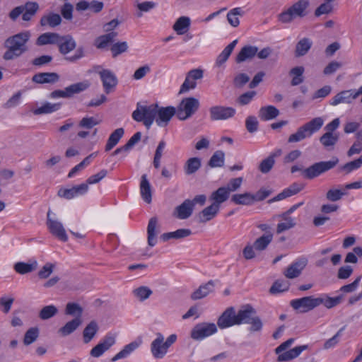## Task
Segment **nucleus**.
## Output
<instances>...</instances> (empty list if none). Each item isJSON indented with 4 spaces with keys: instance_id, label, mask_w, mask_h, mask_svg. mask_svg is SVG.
<instances>
[{
    "instance_id": "43",
    "label": "nucleus",
    "mask_w": 362,
    "mask_h": 362,
    "mask_svg": "<svg viewBox=\"0 0 362 362\" xmlns=\"http://www.w3.org/2000/svg\"><path fill=\"white\" fill-rule=\"evenodd\" d=\"M99 329L97 322L94 320L90 322L83 332V341L85 344L89 343L95 336Z\"/></svg>"
},
{
    "instance_id": "32",
    "label": "nucleus",
    "mask_w": 362,
    "mask_h": 362,
    "mask_svg": "<svg viewBox=\"0 0 362 362\" xmlns=\"http://www.w3.org/2000/svg\"><path fill=\"white\" fill-rule=\"evenodd\" d=\"M163 341V336L159 333L157 334V337L151 342V351L156 359L163 358L166 354L162 346Z\"/></svg>"
},
{
    "instance_id": "62",
    "label": "nucleus",
    "mask_w": 362,
    "mask_h": 362,
    "mask_svg": "<svg viewBox=\"0 0 362 362\" xmlns=\"http://www.w3.org/2000/svg\"><path fill=\"white\" fill-rule=\"evenodd\" d=\"M362 165V155L357 159L350 161L341 167V169L345 170L346 173L358 169Z\"/></svg>"
},
{
    "instance_id": "11",
    "label": "nucleus",
    "mask_w": 362,
    "mask_h": 362,
    "mask_svg": "<svg viewBox=\"0 0 362 362\" xmlns=\"http://www.w3.org/2000/svg\"><path fill=\"white\" fill-rule=\"evenodd\" d=\"M89 86L90 84L88 81L76 83L65 88L64 90H56L52 91L49 94V98H71L74 94L79 93L86 90Z\"/></svg>"
},
{
    "instance_id": "61",
    "label": "nucleus",
    "mask_w": 362,
    "mask_h": 362,
    "mask_svg": "<svg viewBox=\"0 0 362 362\" xmlns=\"http://www.w3.org/2000/svg\"><path fill=\"white\" fill-rule=\"evenodd\" d=\"M358 257L362 256V247H355L353 249V252L347 253L345 257V262L346 263H353L356 264L358 262Z\"/></svg>"
},
{
    "instance_id": "31",
    "label": "nucleus",
    "mask_w": 362,
    "mask_h": 362,
    "mask_svg": "<svg viewBox=\"0 0 362 362\" xmlns=\"http://www.w3.org/2000/svg\"><path fill=\"white\" fill-rule=\"evenodd\" d=\"M83 320L79 317H74L67 322L63 327L59 329L58 333L62 337H66L76 331L82 324Z\"/></svg>"
},
{
    "instance_id": "27",
    "label": "nucleus",
    "mask_w": 362,
    "mask_h": 362,
    "mask_svg": "<svg viewBox=\"0 0 362 362\" xmlns=\"http://www.w3.org/2000/svg\"><path fill=\"white\" fill-rule=\"evenodd\" d=\"M22 7V20L26 22L30 21L40 10L38 3L35 1H27Z\"/></svg>"
},
{
    "instance_id": "4",
    "label": "nucleus",
    "mask_w": 362,
    "mask_h": 362,
    "mask_svg": "<svg viewBox=\"0 0 362 362\" xmlns=\"http://www.w3.org/2000/svg\"><path fill=\"white\" fill-rule=\"evenodd\" d=\"M310 6L308 0H298L293 4L287 10L279 15V20L283 23L292 22L295 18H303L308 14L307 9Z\"/></svg>"
},
{
    "instance_id": "28",
    "label": "nucleus",
    "mask_w": 362,
    "mask_h": 362,
    "mask_svg": "<svg viewBox=\"0 0 362 362\" xmlns=\"http://www.w3.org/2000/svg\"><path fill=\"white\" fill-rule=\"evenodd\" d=\"M59 80V76L54 72H42L35 74L32 81L36 83H54Z\"/></svg>"
},
{
    "instance_id": "51",
    "label": "nucleus",
    "mask_w": 362,
    "mask_h": 362,
    "mask_svg": "<svg viewBox=\"0 0 362 362\" xmlns=\"http://www.w3.org/2000/svg\"><path fill=\"white\" fill-rule=\"evenodd\" d=\"M82 307L76 303H68L65 308V314L74 317L82 319L83 314Z\"/></svg>"
},
{
    "instance_id": "23",
    "label": "nucleus",
    "mask_w": 362,
    "mask_h": 362,
    "mask_svg": "<svg viewBox=\"0 0 362 362\" xmlns=\"http://www.w3.org/2000/svg\"><path fill=\"white\" fill-rule=\"evenodd\" d=\"M219 211V206L212 203L210 206L204 208L198 214L197 218L199 223H205L210 221L217 216Z\"/></svg>"
},
{
    "instance_id": "29",
    "label": "nucleus",
    "mask_w": 362,
    "mask_h": 362,
    "mask_svg": "<svg viewBox=\"0 0 362 362\" xmlns=\"http://www.w3.org/2000/svg\"><path fill=\"white\" fill-rule=\"evenodd\" d=\"M258 47L252 45L244 46L235 57L236 63H242L247 59H252L257 53Z\"/></svg>"
},
{
    "instance_id": "13",
    "label": "nucleus",
    "mask_w": 362,
    "mask_h": 362,
    "mask_svg": "<svg viewBox=\"0 0 362 362\" xmlns=\"http://www.w3.org/2000/svg\"><path fill=\"white\" fill-rule=\"evenodd\" d=\"M51 211L49 210L47 214V226L49 232L59 240L66 242L68 236L61 222L50 217Z\"/></svg>"
},
{
    "instance_id": "8",
    "label": "nucleus",
    "mask_w": 362,
    "mask_h": 362,
    "mask_svg": "<svg viewBox=\"0 0 362 362\" xmlns=\"http://www.w3.org/2000/svg\"><path fill=\"white\" fill-rule=\"evenodd\" d=\"M199 101L193 97L185 98L176 108V116L180 120L191 117L199 109Z\"/></svg>"
},
{
    "instance_id": "54",
    "label": "nucleus",
    "mask_w": 362,
    "mask_h": 362,
    "mask_svg": "<svg viewBox=\"0 0 362 362\" xmlns=\"http://www.w3.org/2000/svg\"><path fill=\"white\" fill-rule=\"evenodd\" d=\"M304 68L303 66H296L291 69L290 74L293 76L291 80L292 86H298L303 81Z\"/></svg>"
},
{
    "instance_id": "26",
    "label": "nucleus",
    "mask_w": 362,
    "mask_h": 362,
    "mask_svg": "<svg viewBox=\"0 0 362 362\" xmlns=\"http://www.w3.org/2000/svg\"><path fill=\"white\" fill-rule=\"evenodd\" d=\"M61 35L57 33L47 32L41 34L36 40V45L44 46L47 45H58L61 38Z\"/></svg>"
},
{
    "instance_id": "20",
    "label": "nucleus",
    "mask_w": 362,
    "mask_h": 362,
    "mask_svg": "<svg viewBox=\"0 0 362 362\" xmlns=\"http://www.w3.org/2000/svg\"><path fill=\"white\" fill-rule=\"evenodd\" d=\"M159 233V225L157 217L150 218L147 226V242L150 247L157 243V235Z\"/></svg>"
},
{
    "instance_id": "18",
    "label": "nucleus",
    "mask_w": 362,
    "mask_h": 362,
    "mask_svg": "<svg viewBox=\"0 0 362 362\" xmlns=\"http://www.w3.org/2000/svg\"><path fill=\"white\" fill-rule=\"evenodd\" d=\"M308 259L305 257H301L293 262L284 272L285 276L288 279H294L299 276L306 267Z\"/></svg>"
},
{
    "instance_id": "55",
    "label": "nucleus",
    "mask_w": 362,
    "mask_h": 362,
    "mask_svg": "<svg viewBox=\"0 0 362 362\" xmlns=\"http://www.w3.org/2000/svg\"><path fill=\"white\" fill-rule=\"evenodd\" d=\"M58 313L57 308L54 305H49L43 307L39 313V317L41 320H48L54 315H56Z\"/></svg>"
},
{
    "instance_id": "7",
    "label": "nucleus",
    "mask_w": 362,
    "mask_h": 362,
    "mask_svg": "<svg viewBox=\"0 0 362 362\" xmlns=\"http://www.w3.org/2000/svg\"><path fill=\"white\" fill-rule=\"evenodd\" d=\"M338 163L339 159L337 157H333L332 160L328 161L315 163L302 170V176L305 179L313 180L334 168Z\"/></svg>"
},
{
    "instance_id": "35",
    "label": "nucleus",
    "mask_w": 362,
    "mask_h": 362,
    "mask_svg": "<svg viewBox=\"0 0 362 362\" xmlns=\"http://www.w3.org/2000/svg\"><path fill=\"white\" fill-rule=\"evenodd\" d=\"M117 32H110L98 37L95 40V45L98 49H105L112 43L117 37Z\"/></svg>"
},
{
    "instance_id": "52",
    "label": "nucleus",
    "mask_w": 362,
    "mask_h": 362,
    "mask_svg": "<svg viewBox=\"0 0 362 362\" xmlns=\"http://www.w3.org/2000/svg\"><path fill=\"white\" fill-rule=\"evenodd\" d=\"M37 267V262L34 261L31 264L24 263V262H17L14 265V269L16 272L21 274H25L29 272H31L36 269Z\"/></svg>"
},
{
    "instance_id": "58",
    "label": "nucleus",
    "mask_w": 362,
    "mask_h": 362,
    "mask_svg": "<svg viewBox=\"0 0 362 362\" xmlns=\"http://www.w3.org/2000/svg\"><path fill=\"white\" fill-rule=\"evenodd\" d=\"M347 192L337 189H330L326 193V198L330 202H337L340 200Z\"/></svg>"
},
{
    "instance_id": "46",
    "label": "nucleus",
    "mask_w": 362,
    "mask_h": 362,
    "mask_svg": "<svg viewBox=\"0 0 362 362\" xmlns=\"http://www.w3.org/2000/svg\"><path fill=\"white\" fill-rule=\"evenodd\" d=\"M201 165L202 161L199 158H190L186 161L184 165L185 173L187 175L194 174L201 168Z\"/></svg>"
},
{
    "instance_id": "38",
    "label": "nucleus",
    "mask_w": 362,
    "mask_h": 362,
    "mask_svg": "<svg viewBox=\"0 0 362 362\" xmlns=\"http://www.w3.org/2000/svg\"><path fill=\"white\" fill-rule=\"evenodd\" d=\"M278 217L281 218V222L277 224L276 233L280 234L286 230H288L293 228L296 226V221L291 216H286L284 214L278 215Z\"/></svg>"
},
{
    "instance_id": "42",
    "label": "nucleus",
    "mask_w": 362,
    "mask_h": 362,
    "mask_svg": "<svg viewBox=\"0 0 362 362\" xmlns=\"http://www.w3.org/2000/svg\"><path fill=\"white\" fill-rule=\"evenodd\" d=\"M190 26V19L187 16H181L175 21L173 28L177 35L185 34Z\"/></svg>"
},
{
    "instance_id": "59",
    "label": "nucleus",
    "mask_w": 362,
    "mask_h": 362,
    "mask_svg": "<svg viewBox=\"0 0 362 362\" xmlns=\"http://www.w3.org/2000/svg\"><path fill=\"white\" fill-rule=\"evenodd\" d=\"M128 49V45L127 42H119L113 44L110 48L113 57H116Z\"/></svg>"
},
{
    "instance_id": "33",
    "label": "nucleus",
    "mask_w": 362,
    "mask_h": 362,
    "mask_svg": "<svg viewBox=\"0 0 362 362\" xmlns=\"http://www.w3.org/2000/svg\"><path fill=\"white\" fill-rule=\"evenodd\" d=\"M230 194L228 190L225 187L218 188L216 191L213 192L209 197L213 204L221 208V204L225 202L229 198Z\"/></svg>"
},
{
    "instance_id": "44",
    "label": "nucleus",
    "mask_w": 362,
    "mask_h": 362,
    "mask_svg": "<svg viewBox=\"0 0 362 362\" xmlns=\"http://www.w3.org/2000/svg\"><path fill=\"white\" fill-rule=\"evenodd\" d=\"M124 134L123 128L115 129L109 136L105 145V151H109L113 148L119 141Z\"/></svg>"
},
{
    "instance_id": "17",
    "label": "nucleus",
    "mask_w": 362,
    "mask_h": 362,
    "mask_svg": "<svg viewBox=\"0 0 362 362\" xmlns=\"http://www.w3.org/2000/svg\"><path fill=\"white\" fill-rule=\"evenodd\" d=\"M236 313L233 307H229L220 315L217 320V325L221 329H225L233 325L236 323Z\"/></svg>"
},
{
    "instance_id": "56",
    "label": "nucleus",
    "mask_w": 362,
    "mask_h": 362,
    "mask_svg": "<svg viewBox=\"0 0 362 362\" xmlns=\"http://www.w3.org/2000/svg\"><path fill=\"white\" fill-rule=\"evenodd\" d=\"M152 291L147 286H140L133 291V293L140 301H144L152 294Z\"/></svg>"
},
{
    "instance_id": "48",
    "label": "nucleus",
    "mask_w": 362,
    "mask_h": 362,
    "mask_svg": "<svg viewBox=\"0 0 362 362\" xmlns=\"http://www.w3.org/2000/svg\"><path fill=\"white\" fill-rule=\"evenodd\" d=\"M273 239V234L268 233L257 238L253 243V247L256 250L262 251L265 250Z\"/></svg>"
},
{
    "instance_id": "19",
    "label": "nucleus",
    "mask_w": 362,
    "mask_h": 362,
    "mask_svg": "<svg viewBox=\"0 0 362 362\" xmlns=\"http://www.w3.org/2000/svg\"><path fill=\"white\" fill-rule=\"evenodd\" d=\"M193 202L185 199L180 205L176 206L173 211V216L184 220L188 218L193 213Z\"/></svg>"
},
{
    "instance_id": "40",
    "label": "nucleus",
    "mask_w": 362,
    "mask_h": 362,
    "mask_svg": "<svg viewBox=\"0 0 362 362\" xmlns=\"http://www.w3.org/2000/svg\"><path fill=\"white\" fill-rule=\"evenodd\" d=\"M312 45V40L308 37L300 40L296 45L295 56L300 57L305 55L311 48Z\"/></svg>"
},
{
    "instance_id": "3",
    "label": "nucleus",
    "mask_w": 362,
    "mask_h": 362,
    "mask_svg": "<svg viewBox=\"0 0 362 362\" xmlns=\"http://www.w3.org/2000/svg\"><path fill=\"white\" fill-rule=\"evenodd\" d=\"M324 120L322 117H315L308 122L298 128L296 133L292 134L288 139V143L299 142L306 138L310 137L314 133L318 132L323 126Z\"/></svg>"
},
{
    "instance_id": "5",
    "label": "nucleus",
    "mask_w": 362,
    "mask_h": 362,
    "mask_svg": "<svg viewBox=\"0 0 362 362\" xmlns=\"http://www.w3.org/2000/svg\"><path fill=\"white\" fill-rule=\"evenodd\" d=\"M158 105H142L140 103L136 105V109L132 112V118L136 122H142L147 129H149L156 118Z\"/></svg>"
},
{
    "instance_id": "47",
    "label": "nucleus",
    "mask_w": 362,
    "mask_h": 362,
    "mask_svg": "<svg viewBox=\"0 0 362 362\" xmlns=\"http://www.w3.org/2000/svg\"><path fill=\"white\" fill-rule=\"evenodd\" d=\"M61 107L60 103H45L41 107L35 109L33 112L35 115L50 114L57 111Z\"/></svg>"
},
{
    "instance_id": "6",
    "label": "nucleus",
    "mask_w": 362,
    "mask_h": 362,
    "mask_svg": "<svg viewBox=\"0 0 362 362\" xmlns=\"http://www.w3.org/2000/svg\"><path fill=\"white\" fill-rule=\"evenodd\" d=\"M293 341L294 339L290 338L275 349V353L278 354L277 361L283 362L291 361L297 358L303 351L308 348V345H302L284 351L291 346Z\"/></svg>"
},
{
    "instance_id": "37",
    "label": "nucleus",
    "mask_w": 362,
    "mask_h": 362,
    "mask_svg": "<svg viewBox=\"0 0 362 362\" xmlns=\"http://www.w3.org/2000/svg\"><path fill=\"white\" fill-rule=\"evenodd\" d=\"M339 139V134L325 133L320 137V142L327 151H332Z\"/></svg>"
},
{
    "instance_id": "30",
    "label": "nucleus",
    "mask_w": 362,
    "mask_h": 362,
    "mask_svg": "<svg viewBox=\"0 0 362 362\" xmlns=\"http://www.w3.org/2000/svg\"><path fill=\"white\" fill-rule=\"evenodd\" d=\"M142 344L141 338H138L136 340L124 346L122 350L117 353L114 357L111 358L112 362L126 358L132 352L136 350Z\"/></svg>"
},
{
    "instance_id": "49",
    "label": "nucleus",
    "mask_w": 362,
    "mask_h": 362,
    "mask_svg": "<svg viewBox=\"0 0 362 362\" xmlns=\"http://www.w3.org/2000/svg\"><path fill=\"white\" fill-rule=\"evenodd\" d=\"M231 201L235 204L250 205L254 202L253 194L248 192L235 194L232 196Z\"/></svg>"
},
{
    "instance_id": "15",
    "label": "nucleus",
    "mask_w": 362,
    "mask_h": 362,
    "mask_svg": "<svg viewBox=\"0 0 362 362\" xmlns=\"http://www.w3.org/2000/svg\"><path fill=\"white\" fill-rule=\"evenodd\" d=\"M209 112L211 120H225L233 117L235 114V110L230 107L216 105L211 107Z\"/></svg>"
},
{
    "instance_id": "2",
    "label": "nucleus",
    "mask_w": 362,
    "mask_h": 362,
    "mask_svg": "<svg viewBox=\"0 0 362 362\" xmlns=\"http://www.w3.org/2000/svg\"><path fill=\"white\" fill-rule=\"evenodd\" d=\"M237 325L241 324H250V331L252 332H260L263 327V323L256 310L250 304L244 305L236 314Z\"/></svg>"
},
{
    "instance_id": "36",
    "label": "nucleus",
    "mask_w": 362,
    "mask_h": 362,
    "mask_svg": "<svg viewBox=\"0 0 362 362\" xmlns=\"http://www.w3.org/2000/svg\"><path fill=\"white\" fill-rule=\"evenodd\" d=\"M343 295L332 298L328 296L327 294H322L318 296V306L323 305L327 309H331L340 304L343 300Z\"/></svg>"
},
{
    "instance_id": "45",
    "label": "nucleus",
    "mask_w": 362,
    "mask_h": 362,
    "mask_svg": "<svg viewBox=\"0 0 362 362\" xmlns=\"http://www.w3.org/2000/svg\"><path fill=\"white\" fill-rule=\"evenodd\" d=\"M237 43L238 40H234L224 48L221 53L217 57L216 62L217 66H221L228 60Z\"/></svg>"
},
{
    "instance_id": "39",
    "label": "nucleus",
    "mask_w": 362,
    "mask_h": 362,
    "mask_svg": "<svg viewBox=\"0 0 362 362\" xmlns=\"http://www.w3.org/2000/svg\"><path fill=\"white\" fill-rule=\"evenodd\" d=\"M279 115V110L272 105L262 107L259 110V117L263 121L271 120Z\"/></svg>"
},
{
    "instance_id": "22",
    "label": "nucleus",
    "mask_w": 362,
    "mask_h": 362,
    "mask_svg": "<svg viewBox=\"0 0 362 362\" xmlns=\"http://www.w3.org/2000/svg\"><path fill=\"white\" fill-rule=\"evenodd\" d=\"M215 283L213 280H209L206 284H202L191 293L190 298L193 300H197L206 297L209 293L214 292Z\"/></svg>"
},
{
    "instance_id": "41",
    "label": "nucleus",
    "mask_w": 362,
    "mask_h": 362,
    "mask_svg": "<svg viewBox=\"0 0 362 362\" xmlns=\"http://www.w3.org/2000/svg\"><path fill=\"white\" fill-rule=\"evenodd\" d=\"M192 231L188 228H180L173 232L165 233L160 235V239L165 242L170 239H181L189 236Z\"/></svg>"
},
{
    "instance_id": "50",
    "label": "nucleus",
    "mask_w": 362,
    "mask_h": 362,
    "mask_svg": "<svg viewBox=\"0 0 362 362\" xmlns=\"http://www.w3.org/2000/svg\"><path fill=\"white\" fill-rule=\"evenodd\" d=\"M244 11L240 7L234 8L229 11L227 14V20L230 25L233 27H238L240 24L238 16H242Z\"/></svg>"
},
{
    "instance_id": "16",
    "label": "nucleus",
    "mask_w": 362,
    "mask_h": 362,
    "mask_svg": "<svg viewBox=\"0 0 362 362\" xmlns=\"http://www.w3.org/2000/svg\"><path fill=\"white\" fill-rule=\"evenodd\" d=\"M175 115H176L175 107L173 106L164 107L158 105L156 122L160 127H165Z\"/></svg>"
},
{
    "instance_id": "9",
    "label": "nucleus",
    "mask_w": 362,
    "mask_h": 362,
    "mask_svg": "<svg viewBox=\"0 0 362 362\" xmlns=\"http://www.w3.org/2000/svg\"><path fill=\"white\" fill-rule=\"evenodd\" d=\"M290 305L300 313H305L318 307V297L305 296L291 300Z\"/></svg>"
},
{
    "instance_id": "12",
    "label": "nucleus",
    "mask_w": 362,
    "mask_h": 362,
    "mask_svg": "<svg viewBox=\"0 0 362 362\" xmlns=\"http://www.w3.org/2000/svg\"><path fill=\"white\" fill-rule=\"evenodd\" d=\"M99 68V66H96L95 70L100 76L105 92L107 94H109L115 89L117 85L118 81L117 76L112 71L109 69H102L98 71V69Z\"/></svg>"
},
{
    "instance_id": "63",
    "label": "nucleus",
    "mask_w": 362,
    "mask_h": 362,
    "mask_svg": "<svg viewBox=\"0 0 362 362\" xmlns=\"http://www.w3.org/2000/svg\"><path fill=\"white\" fill-rule=\"evenodd\" d=\"M101 120L97 119L94 117H83L79 122V127L82 128L91 129L93 127L99 124Z\"/></svg>"
},
{
    "instance_id": "60",
    "label": "nucleus",
    "mask_w": 362,
    "mask_h": 362,
    "mask_svg": "<svg viewBox=\"0 0 362 362\" xmlns=\"http://www.w3.org/2000/svg\"><path fill=\"white\" fill-rule=\"evenodd\" d=\"M275 160L272 157L268 156L261 161L259 165V170L262 173H267L272 169Z\"/></svg>"
},
{
    "instance_id": "64",
    "label": "nucleus",
    "mask_w": 362,
    "mask_h": 362,
    "mask_svg": "<svg viewBox=\"0 0 362 362\" xmlns=\"http://www.w3.org/2000/svg\"><path fill=\"white\" fill-rule=\"evenodd\" d=\"M259 122L255 116H249L245 120V127L250 133H254L257 131Z\"/></svg>"
},
{
    "instance_id": "25",
    "label": "nucleus",
    "mask_w": 362,
    "mask_h": 362,
    "mask_svg": "<svg viewBox=\"0 0 362 362\" xmlns=\"http://www.w3.org/2000/svg\"><path fill=\"white\" fill-rule=\"evenodd\" d=\"M62 19L59 14L50 12L43 15L40 20V25L43 27L54 28L62 23Z\"/></svg>"
},
{
    "instance_id": "14",
    "label": "nucleus",
    "mask_w": 362,
    "mask_h": 362,
    "mask_svg": "<svg viewBox=\"0 0 362 362\" xmlns=\"http://www.w3.org/2000/svg\"><path fill=\"white\" fill-rule=\"evenodd\" d=\"M115 344V335L107 334L105 337L90 351V355L94 358L101 356L106 351Z\"/></svg>"
},
{
    "instance_id": "21",
    "label": "nucleus",
    "mask_w": 362,
    "mask_h": 362,
    "mask_svg": "<svg viewBox=\"0 0 362 362\" xmlns=\"http://www.w3.org/2000/svg\"><path fill=\"white\" fill-rule=\"evenodd\" d=\"M356 94L353 89L341 91L332 98L329 104L336 106L340 103H351L357 98Z\"/></svg>"
},
{
    "instance_id": "24",
    "label": "nucleus",
    "mask_w": 362,
    "mask_h": 362,
    "mask_svg": "<svg viewBox=\"0 0 362 362\" xmlns=\"http://www.w3.org/2000/svg\"><path fill=\"white\" fill-rule=\"evenodd\" d=\"M57 46L59 52L62 55H66L76 47V42L71 35H65L61 36Z\"/></svg>"
},
{
    "instance_id": "10",
    "label": "nucleus",
    "mask_w": 362,
    "mask_h": 362,
    "mask_svg": "<svg viewBox=\"0 0 362 362\" xmlns=\"http://www.w3.org/2000/svg\"><path fill=\"white\" fill-rule=\"evenodd\" d=\"M217 326L214 323L202 322L196 325L191 331L190 336L194 340H202L217 332Z\"/></svg>"
},
{
    "instance_id": "53",
    "label": "nucleus",
    "mask_w": 362,
    "mask_h": 362,
    "mask_svg": "<svg viewBox=\"0 0 362 362\" xmlns=\"http://www.w3.org/2000/svg\"><path fill=\"white\" fill-rule=\"evenodd\" d=\"M225 153L222 151H216L211 157L208 165L211 168L221 167L224 164Z\"/></svg>"
},
{
    "instance_id": "1",
    "label": "nucleus",
    "mask_w": 362,
    "mask_h": 362,
    "mask_svg": "<svg viewBox=\"0 0 362 362\" xmlns=\"http://www.w3.org/2000/svg\"><path fill=\"white\" fill-rule=\"evenodd\" d=\"M30 34L28 31L21 32L7 38L4 42L7 51L4 54L5 60H12L27 51L26 43Z\"/></svg>"
},
{
    "instance_id": "34",
    "label": "nucleus",
    "mask_w": 362,
    "mask_h": 362,
    "mask_svg": "<svg viewBox=\"0 0 362 362\" xmlns=\"http://www.w3.org/2000/svg\"><path fill=\"white\" fill-rule=\"evenodd\" d=\"M140 192L144 201L147 204H150L152 201V192L151 185L146 174H144L141 178Z\"/></svg>"
},
{
    "instance_id": "57",
    "label": "nucleus",
    "mask_w": 362,
    "mask_h": 362,
    "mask_svg": "<svg viewBox=\"0 0 362 362\" xmlns=\"http://www.w3.org/2000/svg\"><path fill=\"white\" fill-rule=\"evenodd\" d=\"M39 336V329L37 327L30 328L25 334L23 343L28 346L33 344Z\"/></svg>"
}]
</instances>
